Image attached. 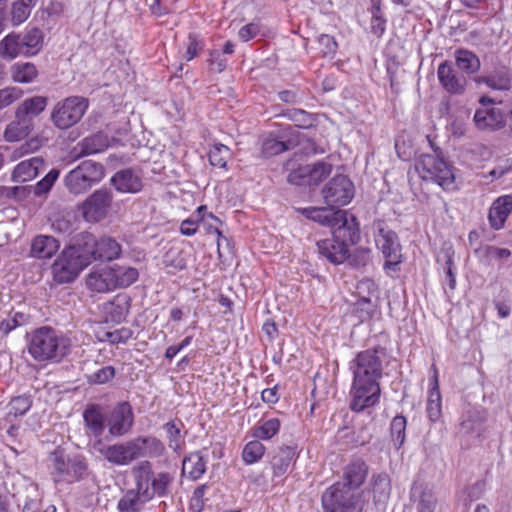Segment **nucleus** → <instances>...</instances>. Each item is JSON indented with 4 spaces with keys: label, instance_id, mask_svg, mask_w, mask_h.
I'll use <instances>...</instances> for the list:
<instances>
[{
    "label": "nucleus",
    "instance_id": "21",
    "mask_svg": "<svg viewBox=\"0 0 512 512\" xmlns=\"http://www.w3.org/2000/svg\"><path fill=\"white\" fill-rule=\"evenodd\" d=\"M512 212V195L506 194L496 198L489 209L488 221L494 230H500Z\"/></svg>",
    "mask_w": 512,
    "mask_h": 512
},
{
    "label": "nucleus",
    "instance_id": "43",
    "mask_svg": "<svg viewBox=\"0 0 512 512\" xmlns=\"http://www.w3.org/2000/svg\"><path fill=\"white\" fill-rule=\"evenodd\" d=\"M371 489L374 500L385 501L391 493V480L387 473L374 474L371 478Z\"/></svg>",
    "mask_w": 512,
    "mask_h": 512
},
{
    "label": "nucleus",
    "instance_id": "22",
    "mask_svg": "<svg viewBox=\"0 0 512 512\" xmlns=\"http://www.w3.org/2000/svg\"><path fill=\"white\" fill-rule=\"evenodd\" d=\"M87 289L92 293H109L115 291L108 266L95 267L85 277Z\"/></svg>",
    "mask_w": 512,
    "mask_h": 512
},
{
    "label": "nucleus",
    "instance_id": "57",
    "mask_svg": "<svg viewBox=\"0 0 512 512\" xmlns=\"http://www.w3.org/2000/svg\"><path fill=\"white\" fill-rule=\"evenodd\" d=\"M32 406V400L29 396L21 395L14 397L9 404V414L14 417L24 415Z\"/></svg>",
    "mask_w": 512,
    "mask_h": 512
},
{
    "label": "nucleus",
    "instance_id": "47",
    "mask_svg": "<svg viewBox=\"0 0 512 512\" xmlns=\"http://www.w3.org/2000/svg\"><path fill=\"white\" fill-rule=\"evenodd\" d=\"M481 260L486 265H492L494 263H501L503 260L508 259L511 256V251L507 248H500L494 245H486L480 249Z\"/></svg>",
    "mask_w": 512,
    "mask_h": 512
},
{
    "label": "nucleus",
    "instance_id": "51",
    "mask_svg": "<svg viewBox=\"0 0 512 512\" xmlns=\"http://www.w3.org/2000/svg\"><path fill=\"white\" fill-rule=\"evenodd\" d=\"M115 376L116 369L111 365H107L87 374L86 381L89 385H105L110 383Z\"/></svg>",
    "mask_w": 512,
    "mask_h": 512
},
{
    "label": "nucleus",
    "instance_id": "54",
    "mask_svg": "<svg viewBox=\"0 0 512 512\" xmlns=\"http://www.w3.org/2000/svg\"><path fill=\"white\" fill-rule=\"evenodd\" d=\"M407 419L403 415H396L390 424L391 437L394 442L401 447L406 437Z\"/></svg>",
    "mask_w": 512,
    "mask_h": 512
},
{
    "label": "nucleus",
    "instance_id": "59",
    "mask_svg": "<svg viewBox=\"0 0 512 512\" xmlns=\"http://www.w3.org/2000/svg\"><path fill=\"white\" fill-rule=\"evenodd\" d=\"M32 10L26 4L17 0L13 3L11 8V21L13 25H20L24 23L30 16Z\"/></svg>",
    "mask_w": 512,
    "mask_h": 512
},
{
    "label": "nucleus",
    "instance_id": "17",
    "mask_svg": "<svg viewBox=\"0 0 512 512\" xmlns=\"http://www.w3.org/2000/svg\"><path fill=\"white\" fill-rule=\"evenodd\" d=\"M134 423V413L129 402L123 401L115 405L107 418L109 433L114 437L127 434Z\"/></svg>",
    "mask_w": 512,
    "mask_h": 512
},
{
    "label": "nucleus",
    "instance_id": "38",
    "mask_svg": "<svg viewBox=\"0 0 512 512\" xmlns=\"http://www.w3.org/2000/svg\"><path fill=\"white\" fill-rule=\"evenodd\" d=\"M291 146V141H284L282 137L269 134L262 141L261 155L265 158L273 157L289 150Z\"/></svg>",
    "mask_w": 512,
    "mask_h": 512
},
{
    "label": "nucleus",
    "instance_id": "2",
    "mask_svg": "<svg viewBox=\"0 0 512 512\" xmlns=\"http://www.w3.org/2000/svg\"><path fill=\"white\" fill-rule=\"evenodd\" d=\"M360 239V227L356 217L346 226L335 227L332 237L317 242L319 253L334 264L343 263L349 256V249Z\"/></svg>",
    "mask_w": 512,
    "mask_h": 512
},
{
    "label": "nucleus",
    "instance_id": "61",
    "mask_svg": "<svg viewBox=\"0 0 512 512\" xmlns=\"http://www.w3.org/2000/svg\"><path fill=\"white\" fill-rule=\"evenodd\" d=\"M59 177V171L56 169H52L49 171L44 178L38 181L34 188V193L37 196H41L51 190L55 181Z\"/></svg>",
    "mask_w": 512,
    "mask_h": 512
},
{
    "label": "nucleus",
    "instance_id": "13",
    "mask_svg": "<svg viewBox=\"0 0 512 512\" xmlns=\"http://www.w3.org/2000/svg\"><path fill=\"white\" fill-rule=\"evenodd\" d=\"M98 445L97 451L112 465L128 466L139 459L140 450L134 439L110 445H102L101 441H98Z\"/></svg>",
    "mask_w": 512,
    "mask_h": 512
},
{
    "label": "nucleus",
    "instance_id": "60",
    "mask_svg": "<svg viewBox=\"0 0 512 512\" xmlns=\"http://www.w3.org/2000/svg\"><path fill=\"white\" fill-rule=\"evenodd\" d=\"M317 41L319 45V52L322 57L332 58L335 55L338 44L334 37L327 34H321Z\"/></svg>",
    "mask_w": 512,
    "mask_h": 512
},
{
    "label": "nucleus",
    "instance_id": "56",
    "mask_svg": "<svg viewBox=\"0 0 512 512\" xmlns=\"http://www.w3.org/2000/svg\"><path fill=\"white\" fill-rule=\"evenodd\" d=\"M426 413L431 422L435 423L440 420V418L442 417L441 395H428L426 403Z\"/></svg>",
    "mask_w": 512,
    "mask_h": 512
},
{
    "label": "nucleus",
    "instance_id": "5",
    "mask_svg": "<svg viewBox=\"0 0 512 512\" xmlns=\"http://www.w3.org/2000/svg\"><path fill=\"white\" fill-rule=\"evenodd\" d=\"M89 265V259L79 247L64 248L51 265V274L56 284H68L76 280L84 268Z\"/></svg>",
    "mask_w": 512,
    "mask_h": 512
},
{
    "label": "nucleus",
    "instance_id": "36",
    "mask_svg": "<svg viewBox=\"0 0 512 512\" xmlns=\"http://www.w3.org/2000/svg\"><path fill=\"white\" fill-rule=\"evenodd\" d=\"M183 422L180 419H173L164 425V430L168 439V446L177 454H180L185 444L184 437L181 433Z\"/></svg>",
    "mask_w": 512,
    "mask_h": 512
},
{
    "label": "nucleus",
    "instance_id": "11",
    "mask_svg": "<svg viewBox=\"0 0 512 512\" xmlns=\"http://www.w3.org/2000/svg\"><path fill=\"white\" fill-rule=\"evenodd\" d=\"M350 396V409L353 412L359 413L367 408L374 407L380 401V382L352 378Z\"/></svg>",
    "mask_w": 512,
    "mask_h": 512
},
{
    "label": "nucleus",
    "instance_id": "49",
    "mask_svg": "<svg viewBox=\"0 0 512 512\" xmlns=\"http://www.w3.org/2000/svg\"><path fill=\"white\" fill-rule=\"evenodd\" d=\"M30 316L23 312H14L0 321V334L7 336L18 327L28 324Z\"/></svg>",
    "mask_w": 512,
    "mask_h": 512
},
{
    "label": "nucleus",
    "instance_id": "34",
    "mask_svg": "<svg viewBox=\"0 0 512 512\" xmlns=\"http://www.w3.org/2000/svg\"><path fill=\"white\" fill-rule=\"evenodd\" d=\"M134 442L139 447V458L141 457H161L165 453L163 442L154 436H138Z\"/></svg>",
    "mask_w": 512,
    "mask_h": 512
},
{
    "label": "nucleus",
    "instance_id": "18",
    "mask_svg": "<svg viewBox=\"0 0 512 512\" xmlns=\"http://www.w3.org/2000/svg\"><path fill=\"white\" fill-rule=\"evenodd\" d=\"M440 86L450 95H462L466 91L467 79L460 75L450 61H443L437 69Z\"/></svg>",
    "mask_w": 512,
    "mask_h": 512
},
{
    "label": "nucleus",
    "instance_id": "23",
    "mask_svg": "<svg viewBox=\"0 0 512 512\" xmlns=\"http://www.w3.org/2000/svg\"><path fill=\"white\" fill-rule=\"evenodd\" d=\"M107 266L110 271L115 290L128 288L139 279L140 274L136 267L118 263Z\"/></svg>",
    "mask_w": 512,
    "mask_h": 512
},
{
    "label": "nucleus",
    "instance_id": "27",
    "mask_svg": "<svg viewBox=\"0 0 512 512\" xmlns=\"http://www.w3.org/2000/svg\"><path fill=\"white\" fill-rule=\"evenodd\" d=\"M59 248L60 243L53 236L38 235L31 242L30 256L37 259H50Z\"/></svg>",
    "mask_w": 512,
    "mask_h": 512
},
{
    "label": "nucleus",
    "instance_id": "10",
    "mask_svg": "<svg viewBox=\"0 0 512 512\" xmlns=\"http://www.w3.org/2000/svg\"><path fill=\"white\" fill-rule=\"evenodd\" d=\"M83 255L92 261L111 262L122 256V245L110 236L96 238L92 234L82 237V245H79Z\"/></svg>",
    "mask_w": 512,
    "mask_h": 512
},
{
    "label": "nucleus",
    "instance_id": "30",
    "mask_svg": "<svg viewBox=\"0 0 512 512\" xmlns=\"http://www.w3.org/2000/svg\"><path fill=\"white\" fill-rule=\"evenodd\" d=\"M43 164L44 161L41 157H32L21 161L15 166L12 172V180L19 183L33 180L38 176Z\"/></svg>",
    "mask_w": 512,
    "mask_h": 512
},
{
    "label": "nucleus",
    "instance_id": "19",
    "mask_svg": "<svg viewBox=\"0 0 512 512\" xmlns=\"http://www.w3.org/2000/svg\"><path fill=\"white\" fill-rule=\"evenodd\" d=\"M475 126L479 130L497 131L505 127L506 117L499 108H479L473 117Z\"/></svg>",
    "mask_w": 512,
    "mask_h": 512
},
{
    "label": "nucleus",
    "instance_id": "42",
    "mask_svg": "<svg viewBox=\"0 0 512 512\" xmlns=\"http://www.w3.org/2000/svg\"><path fill=\"white\" fill-rule=\"evenodd\" d=\"M455 63L461 71L469 75L480 69V60L477 55L466 49L456 50Z\"/></svg>",
    "mask_w": 512,
    "mask_h": 512
},
{
    "label": "nucleus",
    "instance_id": "9",
    "mask_svg": "<svg viewBox=\"0 0 512 512\" xmlns=\"http://www.w3.org/2000/svg\"><path fill=\"white\" fill-rule=\"evenodd\" d=\"M89 107V101L82 96H70L59 101L51 112V121L61 130H66L77 124Z\"/></svg>",
    "mask_w": 512,
    "mask_h": 512
},
{
    "label": "nucleus",
    "instance_id": "55",
    "mask_svg": "<svg viewBox=\"0 0 512 512\" xmlns=\"http://www.w3.org/2000/svg\"><path fill=\"white\" fill-rule=\"evenodd\" d=\"M204 49V42L196 33H189L187 37L184 58L191 61L196 58Z\"/></svg>",
    "mask_w": 512,
    "mask_h": 512
},
{
    "label": "nucleus",
    "instance_id": "35",
    "mask_svg": "<svg viewBox=\"0 0 512 512\" xmlns=\"http://www.w3.org/2000/svg\"><path fill=\"white\" fill-rule=\"evenodd\" d=\"M206 471V463L199 452L190 453L182 463V473L192 480H198Z\"/></svg>",
    "mask_w": 512,
    "mask_h": 512
},
{
    "label": "nucleus",
    "instance_id": "26",
    "mask_svg": "<svg viewBox=\"0 0 512 512\" xmlns=\"http://www.w3.org/2000/svg\"><path fill=\"white\" fill-rule=\"evenodd\" d=\"M48 104V98L45 96H32L22 101L15 110V118L30 121L40 115Z\"/></svg>",
    "mask_w": 512,
    "mask_h": 512
},
{
    "label": "nucleus",
    "instance_id": "33",
    "mask_svg": "<svg viewBox=\"0 0 512 512\" xmlns=\"http://www.w3.org/2000/svg\"><path fill=\"white\" fill-rule=\"evenodd\" d=\"M109 146L108 136L103 132L85 137L78 143L80 156L97 154L105 151Z\"/></svg>",
    "mask_w": 512,
    "mask_h": 512
},
{
    "label": "nucleus",
    "instance_id": "31",
    "mask_svg": "<svg viewBox=\"0 0 512 512\" xmlns=\"http://www.w3.org/2000/svg\"><path fill=\"white\" fill-rule=\"evenodd\" d=\"M23 56L32 57L37 55L44 44V33L38 27L27 28L23 35H20Z\"/></svg>",
    "mask_w": 512,
    "mask_h": 512
},
{
    "label": "nucleus",
    "instance_id": "44",
    "mask_svg": "<svg viewBox=\"0 0 512 512\" xmlns=\"http://www.w3.org/2000/svg\"><path fill=\"white\" fill-rule=\"evenodd\" d=\"M265 452V445L260 440L254 438L244 445L241 457L246 465H252L258 463L265 455Z\"/></svg>",
    "mask_w": 512,
    "mask_h": 512
},
{
    "label": "nucleus",
    "instance_id": "16",
    "mask_svg": "<svg viewBox=\"0 0 512 512\" xmlns=\"http://www.w3.org/2000/svg\"><path fill=\"white\" fill-rule=\"evenodd\" d=\"M112 194L108 190H95L82 204V214L88 222H99L104 219L112 203Z\"/></svg>",
    "mask_w": 512,
    "mask_h": 512
},
{
    "label": "nucleus",
    "instance_id": "64",
    "mask_svg": "<svg viewBox=\"0 0 512 512\" xmlns=\"http://www.w3.org/2000/svg\"><path fill=\"white\" fill-rule=\"evenodd\" d=\"M307 172H309L307 165L299 166L288 174L287 180L294 185H308L309 175Z\"/></svg>",
    "mask_w": 512,
    "mask_h": 512
},
{
    "label": "nucleus",
    "instance_id": "40",
    "mask_svg": "<svg viewBox=\"0 0 512 512\" xmlns=\"http://www.w3.org/2000/svg\"><path fill=\"white\" fill-rule=\"evenodd\" d=\"M32 129V123L25 119L16 118L9 123L4 131V139L7 142H17L28 136Z\"/></svg>",
    "mask_w": 512,
    "mask_h": 512
},
{
    "label": "nucleus",
    "instance_id": "45",
    "mask_svg": "<svg viewBox=\"0 0 512 512\" xmlns=\"http://www.w3.org/2000/svg\"><path fill=\"white\" fill-rule=\"evenodd\" d=\"M149 488L151 501L155 496L163 497L167 495L168 487L171 484L173 478L168 472H160L155 474L152 471V477L150 478Z\"/></svg>",
    "mask_w": 512,
    "mask_h": 512
},
{
    "label": "nucleus",
    "instance_id": "1",
    "mask_svg": "<svg viewBox=\"0 0 512 512\" xmlns=\"http://www.w3.org/2000/svg\"><path fill=\"white\" fill-rule=\"evenodd\" d=\"M70 339L52 327L42 326L27 336L29 355L39 363H58L70 350Z\"/></svg>",
    "mask_w": 512,
    "mask_h": 512
},
{
    "label": "nucleus",
    "instance_id": "20",
    "mask_svg": "<svg viewBox=\"0 0 512 512\" xmlns=\"http://www.w3.org/2000/svg\"><path fill=\"white\" fill-rule=\"evenodd\" d=\"M368 465L361 458H355L348 463L343 469V482L345 488L350 491L358 489L365 482L368 475Z\"/></svg>",
    "mask_w": 512,
    "mask_h": 512
},
{
    "label": "nucleus",
    "instance_id": "62",
    "mask_svg": "<svg viewBox=\"0 0 512 512\" xmlns=\"http://www.w3.org/2000/svg\"><path fill=\"white\" fill-rule=\"evenodd\" d=\"M106 311L115 322L122 321L127 314V308L125 305L119 303L118 296L107 303Z\"/></svg>",
    "mask_w": 512,
    "mask_h": 512
},
{
    "label": "nucleus",
    "instance_id": "29",
    "mask_svg": "<svg viewBox=\"0 0 512 512\" xmlns=\"http://www.w3.org/2000/svg\"><path fill=\"white\" fill-rule=\"evenodd\" d=\"M83 421L87 431L100 437L105 429V418L99 404H88L83 411Z\"/></svg>",
    "mask_w": 512,
    "mask_h": 512
},
{
    "label": "nucleus",
    "instance_id": "15",
    "mask_svg": "<svg viewBox=\"0 0 512 512\" xmlns=\"http://www.w3.org/2000/svg\"><path fill=\"white\" fill-rule=\"evenodd\" d=\"M307 219L328 226L332 230L335 227L346 226L352 223L354 215L345 210H333L332 207H307L300 210Z\"/></svg>",
    "mask_w": 512,
    "mask_h": 512
},
{
    "label": "nucleus",
    "instance_id": "52",
    "mask_svg": "<svg viewBox=\"0 0 512 512\" xmlns=\"http://www.w3.org/2000/svg\"><path fill=\"white\" fill-rule=\"evenodd\" d=\"M284 116L292 121L297 127L303 129L311 128L315 123L313 115L302 109L288 110Z\"/></svg>",
    "mask_w": 512,
    "mask_h": 512
},
{
    "label": "nucleus",
    "instance_id": "24",
    "mask_svg": "<svg viewBox=\"0 0 512 512\" xmlns=\"http://www.w3.org/2000/svg\"><path fill=\"white\" fill-rule=\"evenodd\" d=\"M476 82L495 91H509L512 87L511 70L505 66L498 67L489 74L477 77Z\"/></svg>",
    "mask_w": 512,
    "mask_h": 512
},
{
    "label": "nucleus",
    "instance_id": "48",
    "mask_svg": "<svg viewBox=\"0 0 512 512\" xmlns=\"http://www.w3.org/2000/svg\"><path fill=\"white\" fill-rule=\"evenodd\" d=\"M294 458V452L286 447L285 449H281L280 453L273 457L272 460V472L273 476L281 477L283 476L289 469Z\"/></svg>",
    "mask_w": 512,
    "mask_h": 512
},
{
    "label": "nucleus",
    "instance_id": "8",
    "mask_svg": "<svg viewBox=\"0 0 512 512\" xmlns=\"http://www.w3.org/2000/svg\"><path fill=\"white\" fill-rule=\"evenodd\" d=\"M104 175V167L101 163L85 160L67 173L64 180L65 186L71 193L79 195L100 182Z\"/></svg>",
    "mask_w": 512,
    "mask_h": 512
},
{
    "label": "nucleus",
    "instance_id": "14",
    "mask_svg": "<svg viewBox=\"0 0 512 512\" xmlns=\"http://www.w3.org/2000/svg\"><path fill=\"white\" fill-rule=\"evenodd\" d=\"M375 242L386 259L384 269L398 270V266L402 262V255L396 233L386 227L379 226Z\"/></svg>",
    "mask_w": 512,
    "mask_h": 512
},
{
    "label": "nucleus",
    "instance_id": "25",
    "mask_svg": "<svg viewBox=\"0 0 512 512\" xmlns=\"http://www.w3.org/2000/svg\"><path fill=\"white\" fill-rule=\"evenodd\" d=\"M135 488L132 490L142 495L144 499L149 500L150 496V478L152 477V464L148 460L139 462L131 469Z\"/></svg>",
    "mask_w": 512,
    "mask_h": 512
},
{
    "label": "nucleus",
    "instance_id": "32",
    "mask_svg": "<svg viewBox=\"0 0 512 512\" xmlns=\"http://www.w3.org/2000/svg\"><path fill=\"white\" fill-rule=\"evenodd\" d=\"M10 75L15 83L30 84L39 77V70L32 62H16L10 67Z\"/></svg>",
    "mask_w": 512,
    "mask_h": 512
},
{
    "label": "nucleus",
    "instance_id": "12",
    "mask_svg": "<svg viewBox=\"0 0 512 512\" xmlns=\"http://www.w3.org/2000/svg\"><path fill=\"white\" fill-rule=\"evenodd\" d=\"M322 195L329 207L345 206L354 197V185L347 176L338 174L325 185Z\"/></svg>",
    "mask_w": 512,
    "mask_h": 512
},
{
    "label": "nucleus",
    "instance_id": "6",
    "mask_svg": "<svg viewBox=\"0 0 512 512\" xmlns=\"http://www.w3.org/2000/svg\"><path fill=\"white\" fill-rule=\"evenodd\" d=\"M386 349L380 345L358 352L349 363L353 379L379 381L383 376Z\"/></svg>",
    "mask_w": 512,
    "mask_h": 512
},
{
    "label": "nucleus",
    "instance_id": "3",
    "mask_svg": "<svg viewBox=\"0 0 512 512\" xmlns=\"http://www.w3.org/2000/svg\"><path fill=\"white\" fill-rule=\"evenodd\" d=\"M48 471L54 483L73 484L83 479L88 470L86 459L82 455H69L57 448L48 456Z\"/></svg>",
    "mask_w": 512,
    "mask_h": 512
},
{
    "label": "nucleus",
    "instance_id": "28",
    "mask_svg": "<svg viewBox=\"0 0 512 512\" xmlns=\"http://www.w3.org/2000/svg\"><path fill=\"white\" fill-rule=\"evenodd\" d=\"M114 187L123 193H137L143 184L141 178L132 169H123L111 178Z\"/></svg>",
    "mask_w": 512,
    "mask_h": 512
},
{
    "label": "nucleus",
    "instance_id": "4",
    "mask_svg": "<svg viewBox=\"0 0 512 512\" xmlns=\"http://www.w3.org/2000/svg\"><path fill=\"white\" fill-rule=\"evenodd\" d=\"M415 171L424 181L436 183L446 192L457 190L454 168L443 158L424 154L414 164Z\"/></svg>",
    "mask_w": 512,
    "mask_h": 512
},
{
    "label": "nucleus",
    "instance_id": "58",
    "mask_svg": "<svg viewBox=\"0 0 512 512\" xmlns=\"http://www.w3.org/2000/svg\"><path fill=\"white\" fill-rule=\"evenodd\" d=\"M22 96L23 90L15 86H8L0 89V110L12 105Z\"/></svg>",
    "mask_w": 512,
    "mask_h": 512
},
{
    "label": "nucleus",
    "instance_id": "39",
    "mask_svg": "<svg viewBox=\"0 0 512 512\" xmlns=\"http://www.w3.org/2000/svg\"><path fill=\"white\" fill-rule=\"evenodd\" d=\"M19 55H23L20 34L9 33L0 41V57L13 60Z\"/></svg>",
    "mask_w": 512,
    "mask_h": 512
},
{
    "label": "nucleus",
    "instance_id": "53",
    "mask_svg": "<svg viewBox=\"0 0 512 512\" xmlns=\"http://www.w3.org/2000/svg\"><path fill=\"white\" fill-rule=\"evenodd\" d=\"M133 337L132 329L121 327L113 331H105L100 341L109 342L112 345L126 344Z\"/></svg>",
    "mask_w": 512,
    "mask_h": 512
},
{
    "label": "nucleus",
    "instance_id": "37",
    "mask_svg": "<svg viewBox=\"0 0 512 512\" xmlns=\"http://www.w3.org/2000/svg\"><path fill=\"white\" fill-rule=\"evenodd\" d=\"M281 428V421L278 418H270L259 422L257 425L251 428V435L263 441H268L276 436Z\"/></svg>",
    "mask_w": 512,
    "mask_h": 512
},
{
    "label": "nucleus",
    "instance_id": "46",
    "mask_svg": "<svg viewBox=\"0 0 512 512\" xmlns=\"http://www.w3.org/2000/svg\"><path fill=\"white\" fill-rule=\"evenodd\" d=\"M231 157V150L228 146L217 143L211 146L208 159L212 166L228 170L227 161Z\"/></svg>",
    "mask_w": 512,
    "mask_h": 512
},
{
    "label": "nucleus",
    "instance_id": "41",
    "mask_svg": "<svg viewBox=\"0 0 512 512\" xmlns=\"http://www.w3.org/2000/svg\"><path fill=\"white\" fill-rule=\"evenodd\" d=\"M142 495L129 489L117 503L118 512H141L144 504L149 502Z\"/></svg>",
    "mask_w": 512,
    "mask_h": 512
},
{
    "label": "nucleus",
    "instance_id": "50",
    "mask_svg": "<svg viewBox=\"0 0 512 512\" xmlns=\"http://www.w3.org/2000/svg\"><path fill=\"white\" fill-rule=\"evenodd\" d=\"M309 169L308 185H318L325 180L332 172V165L324 161H318L314 164H307Z\"/></svg>",
    "mask_w": 512,
    "mask_h": 512
},
{
    "label": "nucleus",
    "instance_id": "7",
    "mask_svg": "<svg viewBox=\"0 0 512 512\" xmlns=\"http://www.w3.org/2000/svg\"><path fill=\"white\" fill-rule=\"evenodd\" d=\"M321 500L325 512H363L361 495L345 488L340 482L329 486L323 492Z\"/></svg>",
    "mask_w": 512,
    "mask_h": 512
},
{
    "label": "nucleus",
    "instance_id": "63",
    "mask_svg": "<svg viewBox=\"0 0 512 512\" xmlns=\"http://www.w3.org/2000/svg\"><path fill=\"white\" fill-rule=\"evenodd\" d=\"M354 312L361 322L371 319L374 313L371 300L368 298L360 299L356 303Z\"/></svg>",
    "mask_w": 512,
    "mask_h": 512
}]
</instances>
